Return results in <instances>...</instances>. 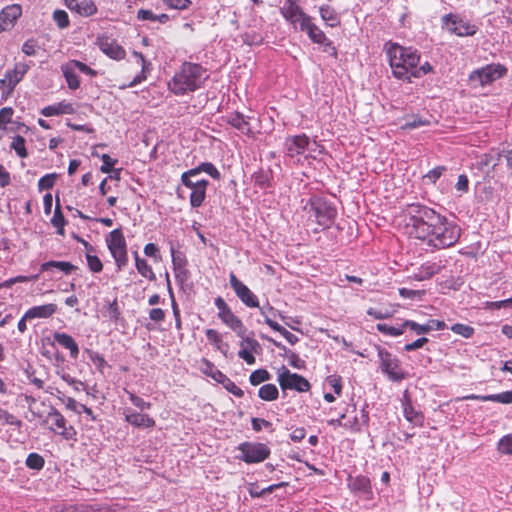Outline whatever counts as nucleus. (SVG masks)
<instances>
[{"instance_id": "46", "label": "nucleus", "mask_w": 512, "mask_h": 512, "mask_svg": "<svg viewBox=\"0 0 512 512\" xmlns=\"http://www.w3.org/2000/svg\"><path fill=\"white\" fill-rule=\"evenodd\" d=\"M450 330L457 335H460L464 338H471L474 334V328L472 326L456 323L450 327Z\"/></svg>"}, {"instance_id": "20", "label": "nucleus", "mask_w": 512, "mask_h": 512, "mask_svg": "<svg viewBox=\"0 0 512 512\" xmlns=\"http://www.w3.org/2000/svg\"><path fill=\"white\" fill-rule=\"evenodd\" d=\"M342 415L346 416L344 420V428L351 431H360L361 426L368 422V415L364 410L361 411L360 418L357 415L355 406L348 405Z\"/></svg>"}, {"instance_id": "43", "label": "nucleus", "mask_w": 512, "mask_h": 512, "mask_svg": "<svg viewBox=\"0 0 512 512\" xmlns=\"http://www.w3.org/2000/svg\"><path fill=\"white\" fill-rule=\"evenodd\" d=\"M410 328L413 330L417 335L426 334L429 331L433 330V325L430 324H418L415 321L412 320H405L404 321V329Z\"/></svg>"}, {"instance_id": "42", "label": "nucleus", "mask_w": 512, "mask_h": 512, "mask_svg": "<svg viewBox=\"0 0 512 512\" xmlns=\"http://www.w3.org/2000/svg\"><path fill=\"white\" fill-rule=\"evenodd\" d=\"M25 143H26V141H25L24 137H22L20 135L15 136L12 140L11 148L16 152V154L20 158H26L28 156V152L26 150Z\"/></svg>"}, {"instance_id": "40", "label": "nucleus", "mask_w": 512, "mask_h": 512, "mask_svg": "<svg viewBox=\"0 0 512 512\" xmlns=\"http://www.w3.org/2000/svg\"><path fill=\"white\" fill-rule=\"evenodd\" d=\"M257 308L259 309L260 314L263 316L265 324H267L271 329L274 324H278L273 320V317H275L276 314V310L268 302L263 306L259 305Z\"/></svg>"}, {"instance_id": "50", "label": "nucleus", "mask_w": 512, "mask_h": 512, "mask_svg": "<svg viewBox=\"0 0 512 512\" xmlns=\"http://www.w3.org/2000/svg\"><path fill=\"white\" fill-rule=\"evenodd\" d=\"M51 223L54 227L57 228V234L64 236V226H65V218L63 214L56 208L55 213L51 219Z\"/></svg>"}, {"instance_id": "22", "label": "nucleus", "mask_w": 512, "mask_h": 512, "mask_svg": "<svg viewBox=\"0 0 512 512\" xmlns=\"http://www.w3.org/2000/svg\"><path fill=\"white\" fill-rule=\"evenodd\" d=\"M125 421L137 428H151L155 426V420L147 414L138 413L132 409H125Z\"/></svg>"}, {"instance_id": "61", "label": "nucleus", "mask_w": 512, "mask_h": 512, "mask_svg": "<svg viewBox=\"0 0 512 512\" xmlns=\"http://www.w3.org/2000/svg\"><path fill=\"white\" fill-rule=\"evenodd\" d=\"M0 420L5 424L20 426L21 421L6 410L0 409Z\"/></svg>"}, {"instance_id": "25", "label": "nucleus", "mask_w": 512, "mask_h": 512, "mask_svg": "<svg viewBox=\"0 0 512 512\" xmlns=\"http://www.w3.org/2000/svg\"><path fill=\"white\" fill-rule=\"evenodd\" d=\"M22 9L20 5H10L5 7L0 13V30H6L21 16Z\"/></svg>"}, {"instance_id": "12", "label": "nucleus", "mask_w": 512, "mask_h": 512, "mask_svg": "<svg viewBox=\"0 0 512 512\" xmlns=\"http://www.w3.org/2000/svg\"><path fill=\"white\" fill-rule=\"evenodd\" d=\"M277 380L282 390L307 392L311 388V385L306 378L297 373L290 372V370L285 366H282L279 370Z\"/></svg>"}, {"instance_id": "27", "label": "nucleus", "mask_w": 512, "mask_h": 512, "mask_svg": "<svg viewBox=\"0 0 512 512\" xmlns=\"http://www.w3.org/2000/svg\"><path fill=\"white\" fill-rule=\"evenodd\" d=\"M57 311V305L53 303L34 306L25 312V318L33 319H47Z\"/></svg>"}, {"instance_id": "14", "label": "nucleus", "mask_w": 512, "mask_h": 512, "mask_svg": "<svg viewBox=\"0 0 512 512\" xmlns=\"http://www.w3.org/2000/svg\"><path fill=\"white\" fill-rule=\"evenodd\" d=\"M46 422L50 424L49 429L56 434L61 435L65 440H76V430L73 426H68L65 417L56 409H52Z\"/></svg>"}, {"instance_id": "16", "label": "nucleus", "mask_w": 512, "mask_h": 512, "mask_svg": "<svg viewBox=\"0 0 512 512\" xmlns=\"http://www.w3.org/2000/svg\"><path fill=\"white\" fill-rule=\"evenodd\" d=\"M229 282L235 294L245 306L249 308L259 307L258 297L234 273H230Z\"/></svg>"}, {"instance_id": "41", "label": "nucleus", "mask_w": 512, "mask_h": 512, "mask_svg": "<svg viewBox=\"0 0 512 512\" xmlns=\"http://www.w3.org/2000/svg\"><path fill=\"white\" fill-rule=\"evenodd\" d=\"M135 266H136L138 273L141 276L148 279L149 281L156 280V276H155V273L153 272L152 267L148 264V262L145 259L138 260Z\"/></svg>"}, {"instance_id": "11", "label": "nucleus", "mask_w": 512, "mask_h": 512, "mask_svg": "<svg viewBox=\"0 0 512 512\" xmlns=\"http://www.w3.org/2000/svg\"><path fill=\"white\" fill-rule=\"evenodd\" d=\"M442 26L449 33L459 37L473 36L477 32V26L464 20L456 14H447L442 17Z\"/></svg>"}, {"instance_id": "53", "label": "nucleus", "mask_w": 512, "mask_h": 512, "mask_svg": "<svg viewBox=\"0 0 512 512\" xmlns=\"http://www.w3.org/2000/svg\"><path fill=\"white\" fill-rule=\"evenodd\" d=\"M446 171L445 166H437L427 172L424 175V179L432 184L436 183V181L442 176V174Z\"/></svg>"}, {"instance_id": "31", "label": "nucleus", "mask_w": 512, "mask_h": 512, "mask_svg": "<svg viewBox=\"0 0 512 512\" xmlns=\"http://www.w3.org/2000/svg\"><path fill=\"white\" fill-rule=\"evenodd\" d=\"M348 486L353 492L361 493L366 496L372 494L371 483L366 476L359 475L354 478L351 477Z\"/></svg>"}, {"instance_id": "15", "label": "nucleus", "mask_w": 512, "mask_h": 512, "mask_svg": "<svg viewBox=\"0 0 512 512\" xmlns=\"http://www.w3.org/2000/svg\"><path fill=\"white\" fill-rule=\"evenodd\" d=\"M280 13L283 18L288 21L295 29L302 27V24L310 17L306 14L303 9L299 6L297 0H285Z\"/></svg>"}, {"instance_id": "7", "label": "nucleus", "mask_w": 512, "mask_h": 512, "mask_svg": "<svg viewBox=\"0 0 512 512\" xmlns=\"http://www.w3.org/2000/svg\"><path fill=\"white\" fill-rule=\"evenodd\" d=\"M377 354L380 370L390 381L400 382L405 378L406 373L397 356L381 347L377 348Z\"/></svg>"}, {"instance_id": "19", "label": "nucleus", "mask_w": 512, "mask_h": 512, "mask_svg": "<svg viewBox=\"0 0 512 512\" xmlns=\"http://www.w3.org/2000/svg\"><path fill=\"white\" fill-rule=\"evenodd\" d=\"M300 30L306 32L312 42L329 47L333 51V54H336V49L332 46V42L326 37L325 33L313 23L311 16L302 24Z\"/></svg>"}, {"instance_id": "5", "label": "nucleus", "mask_w": 512, "mask_h": 512, "mask_svg": "<svg viewBox=\"0 0 512 512\" xmlns=\"http://www.w3.org/2000/svg\"><path fill=\"white\" fill-rule=\"evenodd\" d=\"M106 244L117 270H123L128 264L127 243L123 232L120 229L112 230L106 237Z\"/></svg>"}, {"instance_id": "9", "label": "nucleus", "mask_w": 512, "mask_h": 512, "mask_svg": "<svg viewBox=\"0 0 512 512\" xmlns=\"http://www.w3.org/2000/svg\"><path fill=\"white\" fill-rule=\"evenodd\" d=\"M32 62H17L13 69L7 70L0 79V91L4 97L9 96L16 85L23 79L31 67Z\"/></svg>"}, {"instance_id": "30", "label": "nucleus", "mask_w": 512, "mask_h": 512, "mask_svg": "<svg viewBox=\"0 0 512 512\" xmlns=\"http://www.w3.org/2000/svg\"><path fill=\"white\" fill-rule=\"evenodd\" d=\"M465 399H475L483 402H498L502 404H511L512 403V390L501 392L498 394H489V395H469L466 396Z\"/></svg>"}, {"instance_id": "54", "label": "nucleus", "mask_w": 512, "mask_h": 512, "mask_svg": "<svg viewBox=\"0 0 512 512\" xmlns=\"http://www.w3.org/2000/svg\"><path fill=\"white\" fill-rule=\"evenodd\" d=\"M56 174H46L38 181V188L40 191L51 189L55 183Z\"/></svg>"}, {"instance_id": "6", "label": "nucleus", "mask_w": 512, "mask_h": 512, "mask_svg": "<svg viewBox=\"0 0 512 512\" xmlns=\"http://www.w3.org/2000/svg\"><path fill=\"white\" fill-rule=\"evenodd\" d=\"M506 72L505 66L499 63L488 64L472 71L469 75V82L473 88L485 87L502 78Z\"/></svg>"}, {"instance_id": "45", "label": "nucleus", "mask_w": 512, "mask_h": 512, "mask_svg": "<svg viewBox=\"0 0 512 512\" xmlns=\"http://www.w3.org/2000/svg\"><path fill=\"white\" fill-rule=\"evenodd\" d=\"M270 374L266 369H257L253 371L249 376V381L253 386H257L262 382L268 381Z\"/></svg>"}, {"instance_id": "8", "label": "nucleus", "mask_w": 512, "mask_h": 512, "mask_svg": "<svg viewBox=\"0 0 512 512\" xmlns=\"http://www.w3.org/2000/svg\"><path fill=\"white\" fill-rule=\"evenodd\" d=\"M191 172L192 170L189 169L182 173L181 183L191 190L190 205L193 208H198L205 201L206 189L209 182L206 179H194L198 174Z\"/></svg>"}, {"instance_id": "52", "label": "nucleus", "mask_w": 512, "mask_h": 512, "mask_svg": "<svg viewBox=\"0 0 512 512\" xmlns=\"http://www.w3.org/2000/svg\"><path fill=\"white\" fill-rule=\"evenodd\" d=\"M53 19L61 29L69 26V17L64 10H55L53 13Z\"/></svg>"}, {"instance_id": "38", "label": "nucleus", "mask_w": 512, "mask_h": 512, "mask_svg": "<svg viewBox=\"0 0 512 512\" xmlns=\"http://www.w3.org/2000/svg\"><path fill=\"white\" fill-rule=\"evenodd\" d=\"M278 395V389L274 384H265L258 391V396L264 401L276 400Z\"/></svg>"}, {"instance_id": "13", "label": "nucleus", "mask_w": 512, "mask_h": 512, "mask_svg": "<svg viewBox=\"0 0 512 512\" xmlns=\"http://www.w3.org/2000/svg\"><path fill=\"white\" fill-rule=\"evenodd\" d=\"M241 455L238 458L246 463H259L270 455L269 447L264 443L244 442L238 447Z\"/></svg>"}, {"instance_id": "55", "label": "nucleus", "mask_w": 512, "mask_h": 512, "mask_svg": "<svg viewBox=\"0 0 512 512\" xmlns=\"http://www.w3.org/2000/svg\"><path fill=\"white\" fill-rule=\"evenodd\" d=\"M163 3L170 9L185 10L192 4L191 0H163Z\"/></svg>"}, {"instance_id": "4", "label": "nucleus", "mask_w": 512, "mask_h": 512, "mask_svg": "<svg viewBox=\"0 0 512 512\" xmlns=\"http://www.w3.org/2000/svg\"><path fill=\"white\" fill-rule=\"evenodd\" d=\"M305 209L308 211L309 219L315 221L322 229L331 227L337 215L335 207L321 198L311 199Z\"/></svg>"}, {"instance_id": "44", "label": "nucleus", "mask_w": 512, "mask_h": 512, "mask_svg": "<svg viewBox=\"0 0 512 512\" xmlns=\"http://www.w3.org/2000/svg\"><path fill=\"white\" fill-rule=\"evenodd\" d=\"M28 468L34 470H41L44 467V458L38 453H30L25 461Z\"/></svg>"}, {"instance_id": "28", "label": "nucleus", "mask_w": 512, "mask_h": 512, "mask_svg": "<svg viewBox=\"0 0 512 512\" xmlns=\"http://www.w3.org/2000/svg\"><path fill=\"white\" fill-rule=\"evenodd\" d=\"M441 269V266L439 263L436 262H426L423 263L417 271H415L410 278L416 280V281H424L435 274L439 273Z\"/></svg>"}, {"instance_id": "62", "label": "nucleus", "mask_w": 512, "mask_h": 512, "mask_svg": "<svg viewBox=\"0 0 512 512\" xmlns=\"http://www.w3.org/2000/svg\"><path fill=\"white\" fill-rule=\"evenodd\" d=\"M455 189L460 193V195L468 192L469 180L465 174L459 175L458 180L455 184Z\"/></svg>"}, {"instance_id": "59", "label": "nucleus", "mask_w": 512, "mask_h": 512, "mask_svg": "<svg viewBox=\"0 0 512 512\" xmlns=\"http://www.w3.org/2000/svg\"><path fill=\"white\" fill-rule=\"evenodd\" d=\"M241 338H242V341L240 343V346L247 347V349L254 351L255 353H259V351L261 350V346L256 339H254L252 337H244V336Z\"/></svg>"}, {"instance_id": "37", "label": "nucleus", "mask_w": 512, "mask_h": 512, "mask_svg": "<svg viewBox=\"0 0 512 512\" xmlns=\"http://www.w3.org/2000/svg\"><path fill=\"white\" fill-rule=\"evenodd\" d=\"M201 369L206 375L210 376L218 383H220L226 376L220 370H218L211 362L205 359L202 360Z\"/></svg>"}, {"instance_id": "33", "label": "nucleus", "mask_w": 512, "mask_h": 512, "mask_svg": "<svg viewBox=\"0 0 512 512\" xmlns=\"http://www.w3.org/2000/svg\"><path fill=\"white\" fill-rule=\"evenodd\" d=\"M52 268H56L65 275H69L76 269V266L67 261H48L40 266L42 272L50 271Z\"/></svg>"}, {"instance_id": "29", "label": "nucleus", "mask_w": 512, "mask_h": 512, "mask_svg": "<svg viewBox=\"0 0 512 512\" xmlns=\"http://www.w3.org/2000/svg\"><path fill=\"white\" fill-rule=\"evenodd\" d=\"M73 112V105L66 101H62L53 105H48L41 110V114L45 117L57 116L62 114H72Z\"/></svg>"}, {"instance_id": "49", "label": "nucleus", "mask_w": 512, "mask_h": 512, "mask_svg": "<svg viewBox=\"0 0 512 512\" xmlns=\"http://www.w3.org/2000/svg\"><path fill=\"white\" fill-rule=\"evenodd\" d=\"M85 257L87 260V265L92 272L99 273L102 271L103 264L97 255L86 253Z\"/></svg>"}, {"instance_id": "63", "label": "nucleus", "mask_w": 512, "mask_h": 512, "mask_svg": "<svg viewBox=\"0 0 512 512\" xmlns=\"http://www.w3.org/2000/svg\"><path fill=\"white\" fill-rule=\"evenodd\" d=\"M101 160L103 164L100 167L101 172L109 173L112 171L113 166L116 164L117 160L111 158L108 154H103L101 156Z\"/></svg>"}, {"instance_id": "23", "label": "nucleus", "mask_w": 512, "mask_h": 512, "mask_svg": "<svg viewBox=\"0 0 512 512\" xmlns=\"http://www.w3.org/2000/svg\"><path fill=\"white\" fill-rule=\"evenodd\" d=\"M53 339L57 344L69 350V354L72 359L78 358L79 346L71 335L57 331L53 334Z\"/></svg>"}, {"instance_id": "34", "label": "nucleus", "mask_w": 512, "mask_h": 512, "mask_svg": "<svg viewBox=\"0 0 512 512\" xmlns=\"http://www.w3.org/2000/svg\"><path fill=\"white\" fill-rule=\"evenodd\" d=\"M321 19L329 27H337L340 25V17L337 12L330 6L324 5L319 8Z\"/></svg>"}, {"instance_id": "60", "label": "nucleus", "mask_w": 512, "mask_h": 512, "mask_svg": "<svg viewBox=\"0 0 512 512\" xmlns=\"http://www.w3.org/2000/svg\"><path fill=\"white\" fill-rule=\"evenodd\" d=\"M89 359L99 371L103 372V369L106 366V361L101 354H99L98 352L90 351Z\"/></svg>"}, {"instance_id": "36", "label": "nucleus", "mask_w": 512, "mask_h": 512, "mask_svg": "<svg viewBox=\"0 0 512 512\" xmlns=\"http://www.w3.org/2000/svg\"><path fill=\"white\" fill-rule=\"evenodd\" d=\"M191 173L200 174L202 172L208 174L215 180H219L221 178V173L219 170L215 167V165L211 162H203L199 164L197 167L191 169Z\"/></svg>"}, {"instance_id": "35", "label": "nucleus", "mask_w": 512, "mask_h": 512, "mask_svg": "<svg viewBox=\"0 0 512 512\" xmlns=\"http://www.w3.org/2000/svg\"><path fill=\"white\" fill-rule=\"evenodd\" d=\"M228 123L243 134H252L250 125L246 117L241 113H234L231 116H229Z\"/></svg>"}, {"instance_id": "39", "label": "nucleus", "mask_w": 512, "mask_h": 512, "mask_svg": "<svg viewBox=\"0 0 512 512\" xmlns=\"http://www.w3.org/2000/svg\"><path fill=\"white\" fill-rule=\"evenodd\" d=\"M376 328L379 332L392 337H398L404 333V322L399 326H391L386 323H378Z\"/></svg>"}, {"instance_id": "18", "label": "nucleus", "mask_w": 512, "mask_h": 512, "mask_svg": "<svg viewBox=\"0 0 512 512\" xmlns=\"http://www.w3.org/2000/svg\"><path fill=\"white\" fill-rule=\"evenodd\" d=\"M98 48L109 58L119 61L125 58V49L115 40L108 36L97 37Z\"/></svg>"}, {"instance_id": "64", "label": "nucleus", "mask_w": 512, "mask_h": 512, "mask_svg": "<svg viewBox=\"0 0 512 512\" xmlns=\"http://www.w3.org/2000/svg\"><path fill=\"white\" fill-rule=\"evenodd\" d=\"M253 353L255 352L247 349V347L241 346V349L238 352V356L241 359H243L248 365H253L256 362Z\"/></svg>"}, {"instance_id": "26", "label": "nucleus", "mask_w": 512, "mask_h": 512, "mask_svg": "<svg viewBox=\"0 0 512 512\" xmlns=\"http://www.w3.org/2000/svg\"><path fill=\"white\" fill-rule=\"evenodd\" d=\"M402 408L404 417L408 422L412 423L413 425H422L424 417L421 412L417 411L413 407L407 392H405L402 399Z\"/></svg>"}, {"instance_id": "32", "label": "nucleus", "mask_w": 512, "mask_h": 512, "mask_svg": "<svg viewBox=\"0 0 512 512\" xmlns=\"http://www.w3.org/2000/svg\"><path fill=\"white\" fill-rule=\"evenodd\" d=\"M76 67L72 65V60L61 66V71L65 77L69 89L76 90L80 86V80L76 74Z\"/></svg>"}, {"instance_id": "3", "label": "nucleus", "mask_w": 512, "mask_h": 512, "mask_svg": "<svg viewBox=\"0 0 512 512\" xmlns=\"http://www.w3.org/2000/svg\"><path fill=\"white\" fill-rule=\"evenodd\" d=\"M208 78L209 74L203 66L184 62L168 83V87L175 95H185L203 87Z\"/></svg>"}, {"instance_id": "57", "label": "nucleus", "mask_w": 512, "mask_h": 512, "mask_svg": "<svg viewBox=\"0 0 512 512\" xmlns=\"http://www.w3.org/2000/svg\"><path fill=\"white\" fill-rule=\"evenodd\" d=\"M326 384L331 388L333 389V391L335 392V394H337L338 396L341 394L342 392V382H341V378L337 375H330L326 378Z\"/></svg>"}, {"instance_id": "48", "label": "nucleus", "mask_w": 512, "mask_h": 512, "mask_svg": "<svg viewBox=\"0 0 512 512\" xmlns=\"http://www.w3.org/2000/svg\"><path fill=\"white\" fill-rule=\"evenodd\" d=\"M498 451L502 454L512 455V433L503 436L499 440Z\"/></svg>"}, {"instance_id": "56", "label": "nucleus", "mask_w": 512, "mask_h": 512, "mask_svg": "<svg viewBox=\"0 0 512 512\" xmlns=\"http://www.w3.org/2000/svg\"><path fill=\"white\" fill-rule=\"evenodd\" d=\"M127 394L129 396V400L131 401V403L140 410H147L151 408L150 402L145 401L143 398L135 395L132 392L127 391Z\"/></svg>"}, {"instance_id": "47", "label": "nucleus", "mask_w": 512, "mask_h": 512, "mask_svg": "<svg viewBox=\"0 0 512 512\" xmlns=\"http://www.w3.org/2000/svg\"><path fill=\"white\" fill-rule=\"evenodd\" d=\"M220 383L228 392H230L234 396L238 398L243 397L244 391L240 387H238L232 380H230L227 376H225Z\"/></svg>"}, {"instance_id": "2", "label": "nucleus", "mask_w": 512, "mask_h": 512, "mask_svg": "<svg viewBox=\"0 0 512 512\" xmlns=\"http://www.w3.org/2000/svg\"><path fill=\"white\" fill-rule=\"evenodd\" d=\"M384 50L395 78L411 82L412 78H421L432 72L428 61L420 62L419 51L412 47H404L398 43L387 42Z\"/></svg>"}, {"instance_id": "58", "label": "nucleus", "mask_w": 512, "mask_h": 512, "mask_svg": "<svg viewBox=\"0 0 512 512\" xmlns=\"http://www.w3.org/2000/svg\"><path fill=\"white\" fill-rule=\"evenodd\" d=\"M508 307H512V297L501 301H487L485 303V308L489 310H498Z\"/></svg>"}, {"instance_id": "21", "label": "nucleus", "mask_w": 512, "mask_h": 512, "mask_svg": "<svg viewBox=\"0 0 512 512\" xmlns=\"http://www.w3.org/2000/svg\"><path fill=\"white\" fill-rule=\"evenodd\" d=\"M65 5L72 12H76L82 17H89L97 13V6L92 0H64Z\"/></svg>"}, {"instance_id": "1", "label": "nucleus", "mask_w": 512, "mask_h": 512, "mask_svg": "<svg viewBox=\"0 0 512 512\" xmlns=\"http://www.w3.org/2000/svg\"><path fill=\"white\" fill-rule=\"evenodd\" d=\"M406 228L410 236L434 249L451 247L461 236V228L454 221L420 204L408 206Z\"/></svg>"}, {"instance_id": "10", "label": "nucleus", "mask_w": 512, "mask_h": 512, "mask_svg": "<svg viewBox=\"0 0 512 512\" xmlns=\"http://www.w3.org/2000/svg\"><path fill=\"white\" fill-rule=\"evenodd\" d=\"M214 304L218 309L219 319L236 332L239 337H243L246 332V328L241 319L232 312L225 300L218 296L215 298Z\"/></svg>"}, {"instance_id": "51", "label": "nucleus", "mask_w": 512, "mask_h": 512, "mask_svg": "<svg viewBox=\"0 0 512 512\" xmlns=\"http://www.w3.org/2000/svg\"><path fill=\"white\" fill-rule=\"evenodd\" d=\"M272 330L279 332L291 345H295L299 338L279 324H274Z\"/></svg>"}, {"instance_id": "17", "label": "nucleus", "mask_w": 512, "mask_h": 512, "mask_svg": "<svg viewBox=\"0 0 512 512\" xmlns=\"http://www.w3.org/2000/svg\"><path fill=\"white\" fill-rule=\"evenodd\" d=\"M310 139L306 134L288 136L284 142L285 155L296 158L302 155L310 147Z\"/></svg>"}, {"instance_id": "24", "label": "nucleus", "mask_w": 512, "mask_h": 512, "mask_svg": "<svg viewBox=\"0 0 512 512\" xmlns=\"http://www.w3.org/2000/svg\"><path fill=\"white\" fill-rule=\"evenodd\" d=\"M133 56L136 59L137 64L141 66V72L138 75H136L129 84L121 86L122 89L131 88L140 84L141 82L146 80L147 73L151 70V63L145 59L144 55L141 52L134 51Z\"/></svg>"}]
</instances>
